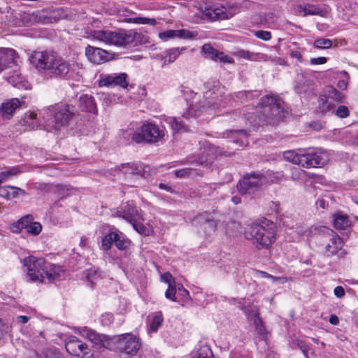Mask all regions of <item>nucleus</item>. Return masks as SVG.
<instances>
[{
    "label": "nucleus",
    "instance_id": "obj_54",
    "mask_svg": "<svg viewBox=\"0 0 358 358\" xmlns=\"http://www.w3.org/2000/svg\"><path fill=\"white\" fill-rule=\"evenodd\" d=\"M161 280L167 283L168 285H173L176 283L173 277L171 275L170 273H164L161 275Z\"/></svg>",
    "mask_w": 358,
    "mask_h": 358
},
{
    "label": "nucleus",
    "instance_id": "obj_39",
    "mask_svg": "<svg viewBox=\"0 0 358 358\" xmlns=\"http://www.w3.org/2000/svg\"><path fill=\"white\" fill-rule=\"evenodd\" d=\"M124 22L127 23H134V24H148L150 25H156L157 21L154 18H147L142 17H136L135 18H125L124 20Z\"/></svg>",
    "mask_w": 358,
    "mask_h": 358
},
{
    "label": "nucleus",
    "instance_id": "obj_42",
    "mask_svg": "<svg viewBox=\"0 0 358 358\" xmlns=\"http://www.w3.org/2000/svg\"><path fill=\"white\" fill-rule=\"evenodd\" d=\"M143 218L141 216V218L135 222L130 223L133 228L139 234L143 235H148L149 233L148 228L143 224Z\"/></svg>",
    "mask_w": 358,
    "mask_h": 358
},
{
    "label": "nucleus",
    "instance_id": "obj_40",
    "mask_svg": "<svg viewBox=\"0 0 358 358\" xmlns=\"http://www.w3.org/2000/svg\"><path fill=\"white\" fill-rule=\"evenodd\" d=\"M117 234H118V238H116L115 241V246L121 250H126L129 244L130 241L127 238H125L124 237L123 234L119 230H117Z\"/></svg>",
    "mask_w": 358,
    "mask_h": 358
},
{
    "label": "nucleus",
    "instance_id": "obj_14",
    "mask_svg": "<svg viewBox=\"0 0 358 358\" xmlns=\"http://www.w3.org/2000/svg\"><path fill=\"white\" fill-rule=\"evenodd\" d=\"M98 81L99 87H120L122 89H126L129 83L128 76L125 73H101Z\"/></svg>",
    "mask_w": 358,
    "mask_h": 358
},
{
    "label": "nucleus",
    "instance_id": "obj_13",
    "mask_svg": "<svg viewBox=\"0 0 358 358\" xmlns=\"http://www.w3.org/2000/svg\"><path fill=\"white\" fill-rule=\"evenodd\" d=\"M266 180V177L260 173L246 174L238 183L237 188L241 194H252Z\"/></svg>",
    "mask_w": 358,
    "mask_h": 358
},
{
    "label": "nucleus",
    "instance_id": "obj_30",
    "mask_svg": "<svg viewBox=\"0 0 358 358\" xmlns=\"http://www.w3.org/2000/svg\"><path fill=\"white\" fill-rule=\"evenodd\" d=\"M24 194L25 192L23 189L15 186L8 185L0 188V196L6 199L17 198Z\"/></svg>",
    "mask_w": 358,
    "mask_h": 358
},
{
    "label": "nucleus",
    "instance_id": "obj_11",
    "mask_svg": "<svg viewBox=\"0 0 358 358\" xmlns=\"http://www.w3.org/2000/svg\"><path fill=\"white\" fill-rule=\"evenodd\" d=\"M241 10V6L238 3L224 6L214 4L206 8L204 15L208 19L215 20H224L233 17Z\"/></svg>",
    "mask_w": 358,
    "mask_h": 358
},
{
    "label": "nucleus",
    "instance_id": "obj_4",
    "mask_svg": "<svg viewBox=\"0 0 358 358\" xmlns=\"http://www.w3.org/2000/svg\"><path fill=\"white\" fill-rule=\"evenodd\" d=\"M40 115L46 119L45 130L52 131L67 125L75 115V108L69 104H56L41 110Z\"/></svg>",
    "mask_w": 358,
    "mask_h": 358
},
{
    "label": "nucleus",
    "instance_id": "obj_56",
    "mask_svg": "<svg viewBox=\"0 0 358 358\" xmlns=\"http://www.w3.org/2000/svg\"><path fill=\"white\" fill-rule=\"evenodd\" d=\"M177 292L180 294L185 299L189 298V292L184 288L183 285L180 283H178V291Z\"/></svg>",
    "mask_w": 358,
    "mask_h": 358
},
{
    "label": "nucleus",
    "instance_id": "obj_34",
    "mask_svg": "<svg viewBox=\"0 0 358 358\" xmlns=\"http://www.w3.org/2000/svg\"><path fill=\"white\" fill-rule=\"evenodd\" d=\"M333 224L335 228L345 229L350 225L348 217L343 213L334 215Z\"/></svg>",
    "mask_w": 358,
    "mask_h": 358
},
{
    "label": "nucleus",
    "instance_id": "obj_15",
    "mask_svg": "<svg viewBox=\"0 0 358 358\" xmlns=\"http://www.w3.org/2000/svg\"><path fill=\"white\" fill-rule=\"evenodd\" d=\"M114 217L122 218L129 223L138 221L141 216V210L133 202H127L121 205L113 214Z\"/></svg>",
    "mask_w": 358,
    "mask_h": 358
},
{
    "label": "nucleus",
    "instance_id": "obj_60",
    "mask_svg": "<svg viewBox=\"0 0 358 358\" xmlns=\"http://www.w3.org/2000/svg\"><path fill=\"white\" fill-rule=\"evenodd\" d=\"M298 345H299V348H300V350H301V352H303V354L304 355V356L306 357V358H308V346L306 345L302 341L299 342Z\"/></svg>",
    "mask_w": 358,
    "mask_h": 358
},
{
    "label": "nucleus",
    "instance_id": "obj_25",
    "mask_svg": "<svg viewBox=\"0 0 358 358\" xmlns=\"http://www.w3.org/2000/svg\"><path fill=\"white\" fill-rule=\"evenodd\" d=\"M20 101L18 99H11L2 103L0 108V116L3 120H9L13 115L15 110L20 106Z\"/></svg>",
    "mask_w": 358,
    "mask_h": 358
},
{
    "label": "nucleus",
    "instance_id": "obj_35",
    "mask_svg": "<svg viewBox=\"0 0 358 358\" xmlns=\"http://www.w3.org/2000/svg\"><path fill=\"white\" fill-rule=\"evenodd\" d=\"M164 322L162 313L160 311L155 312L152 315V320L150 324L149 333H155L162 326Z\"/></svg>",
    "mask_w": 358,
    "mask_h": 358
},
{
    "label": "nucleus",
    "instance_id": "obj_50",
    "mask_svg": "<svg viewBox=\"0 0 358 358\" xmlns=\"http://www.w3.org/2000/svg\"><path fill=\"white\" fill-rule=\"evenodd\" d=\"M268 175L270 176V180L272 182H280L284 178V174L282 171L268 173Z\"/></svg>",
    "mask_w": 358,
    "mask_h": 358
},
{
    "label": "nucleus",
    "instance_id": "obj_61",
    "mask_svg": "<svg viewBox=\"0 0 358 358\" xmlns=\"http://www.w3.org/2000/svg\"><path fill=\"white\" fill-rule=\"evenodd\" d=\"M17 80H16L14 76H9L7 79L8 82L13 85L15 87L17 86V85L21 83V78L19 76V75H17Z\"/></svg>",
    "mask_w": 358,
    "mask_h": 358
},
{
    "label": "nucleus",
    "instance_id": "obj_22",
    "mask_svg": "<svg viewBox=\"0 0 358 358\" xmlns=\"http://www.w3.org/2000/svg\"><path fill=\"white\" fill-rule=\"evenodd\" d=\"M215 158V149L213 147L204 148L200 150L198 156L191 161V163L203 166L210 165Z\"/></svg>",
    "mask_w": 358,
    "mask_h": 358
},
{
    "label": "nucleus",
    "instance_id": "obj_59",
    "mask_svg": "<svg viewBox=\"0 0 358 358\" xmlns=\"http://www.w3.org/2000/svg\"><path fill=\"white\" fill-rule=\"evenodd\" d=\"M334 293L338 298H342L345 295V290L343 287L337 286L334 288Z\"/></svg>",
    "mask_w": 358,
    "mask_h": 358
},
{
    "label": "nucleus",
    "instance_id": "obj_37",
    "mask_svg": "<svg viewBox=\"0 0 358 358\" xmlns=\"http://www.w3.org/2000/svg\"><path fill=\"white\" fill-rule=\"evenodd\" d=\"M184 48H174L166 50L164 56V64H170L176 61Z\"/></svg>",
    "mask_w": 358,
    "mask_h": 358
},
{
    "label": "nucleus",
    "instance_id": "obj_62",
    "mask_svg": "<svg viewBox=\"0 0 358 358\" xmlns=\"http://www.w3.org/2000/svg\"><path fill=\"white\" fill-rule=\"evenodd\" d=\"M208 227L212 231H215L216 228V224L215 222L212 220H207L206 222V226L204 227V229H206Z\"/></svg>",
    "mask_w": 358,
    "mask_h": 358
},
{
    "label": "nucleus",
    "instance_id": "obj_31",
    "mask_svg": "<svg viewBox=\"0 0 358 358\" xmlns=\"http://www.w3.org/2000/svg\"><path fill=\"white\" fill-rule=\"evenodd\" d=\"M231 135L233 136L231 138V142L238 147H243L248 145V134L244 130H236L231 131Z\"/></svg>",
    "mask_w": 358,
    "mask_h": 358
},
{
    "label": "nucleus",
    "instance_id": "obj_18",
    "mask_svg": "<svg viewBox=\"0 0 358 358\" xmlns=\"http://www.w3.org/2000/svg\"><path fill=\"white\" fill-rule=\"evenodd\" d=\"M85 55L88 59L96 64H100L113 59V54L99 48L88 45L85 49Z\"/></svg>",
    "mask_w": 358,
    "mask_h": 358
},
{
    "label": "nucleus",
    "instance_id": "obj_44",
    "mask_svg": "<svg viewBox=\"0 0 358 358\" xmlns=\"http://www.w3.org/2000/svg\"><path fill=\"white\" fill-rule=\"evenodd\" d=\"M178 291V283H174L173 285H168V289L165 292V297L167 299L171 300L173 301H176V294Z\"/></svg>",
    "mask_w": 358,
    "mask_h": 358
},
{
    "label": "nucleus",
    "instance_id": "obj_1",
    "mask_svg": "<svg viewBox=\"0 0 358 358\" xmlns=\"http://www.w3.org/2000/svg\"><path fill=\"white\" fill-rule=\"evenodd\" d=\"M32 63L39 71H43L50 77L70 79L78 65L76 62L48 51L36 52L32 56Z\"/></svg>",
    "mask_w": 358,
    "mask_h": 358
},
{
    "label": "nucleus",
    "instance_id": "obj_58",
    "mask_svg": "<svg viewBox=\"0 0 358 358\" xmlns=\"http://www.w3.org/2000/svg\"><path fill=\"white\" fill-rule=\"evenodd\" d=\"M327 58L324 57H320L317 58H312L310 63L313 65L323 64L327 62Z\"/></svg>",
    "mask_w": 358,
    "mask_h": 358
},
{
    "label": "nucleus",
    "instance_id": "obj_32",
    "mask_svg": "<svg viewBox=\"0 0 358 358\" xmlns=\"http://www.w3.org/2000/svg\"><path fill=\"white\" fill-rule=\"evenodd\" d=\"M22 21L24 24L29 26L43 22V17L41 16V11L38 10L31 13H24L22 16Z\"/></svg>",
    "mask_w": 358,
    "mask_h": 358
},
{
    "label": "nucleus",
    "instance_id": "obj_12",
    "mask_svg": "<svg viewBox=\"0 0 358 358\" xmlns=\"http://www.w3.org/2000/svg\"><path fill=\"white\" fill-rule=\"evenodd\" d=\"M239 307L244 311L248 319L254 323L257 334L262 339H265L268 332L262 320L259 317L258 307L251 303L249 299H243L242 303L239 302Z\"/></svg>",
    "mask_w": 358,
    "mask_h": 358
},
{
    "label": "nucleus",
    "instance_id": "obj_57",
    "mask_svg": "<svg viewBox=\"0 0 358 358\" xmlns=\"http://www.w3.org/2000/svg\"><path fill=\"white\" fill-rule=\"evenodd\" d=\"M118 13L120 16L124 17V18L122 20L123 22L125 18H132L131 15H134V13L132 12V10L128 9V8H120L118 10Z\"/></svg>",
    "mask_w": 358,
    "mask_h": 358
},
{
    "label": "nucleus",
    "instance_id": "obj_27",
    "mask_svg": "<svg viewBox=\"0 0 358 358\" xmlns=\"http://www.w3.org/2000/svg\"><path fill=\"white\" fill-rule=\"evenodd\" d=\"M79 108L83 111H87L96 114L97 113L96 105L92 95L83 94L79 97Z\"/></svg>",
    "mask_w": 358,
    "mask_h": 358
},
{
    "label": "nucleus",
    "instance_id": "obj_48",
    "mask_svg": "<svg viewBox=\"0 0 358 358\" xmlns=\"http://www.w3.org/2000/svg\"><path fill=\"white\" fill-rule=\"evenodd\" d=\"M44 358H63L62 354L57 349H49L44 352Z\"/></svg>",
    "mask_w": 358,
    "mask_h": 358
},
{
    "label": "nucleus",
    "instance_id": "obj_36",
    "mask_svg": "<svg viewBox=\"0 0 358 358\" xmlns=\"http://www.w3.org/2000/svg\"><path fill=\"white\" fill-rule=\"evenodd\" d=\"M234 55L238 57L246 59L251 61L262 59L265 55L261 53H253L248 50H241L234 52Z\"/></svg>",
    "mask_w": 358,
    "mask_h": 358
},
{
    "label": "nucleus",
    "instance_id": "obj_21",
    "mask_svg": "<svg viewBox=\"0 0 358 358\" xmlns=\"http://www.w3.org/2000/svg\"><path fill=\"white\" fill-rule=\"evenodd\" d=\"M65 348L69 353L77 357H79L80 354L87 355L88 353L87 345L74 336H70L67 338Z\"/></svg>",
    "mask_w": 358,
    "mask_h": 358
},
{
    "label": "nucleus",
    "instance_id": "obj_33",
    "mask_svg": "<svg viewBox=\"0 0 358 358\" xmlns=\"http://www.w3.org/2000/svg\"><path fill=\"white\" fill-rule=\"evenodd\" d=\"M117 230H110V231L106 234L101 240V248L103 250H108L111 248V246L113 243H115L116 238H118V234H117Z\"/></svg>",
    "mask_w": 358,
    "mask_h": 358
},
{
    "label": "nucleus",
    "instance_id": "obj_29",
    "mask_svg": "<svg viewBox=\"0 0 358 358\" xmlns=\"http://www.w3.org/2000/svg\"><path fill=\"white\" fill-rule=\"evenodd\" d=\"M119 169L126 177L135 176L137 178H140L142 174L141 166L135 163L122 164L119 167Z\"/></svg>",
    "mask_w": 358,
    "mask_h": 358
},
{
    "label": "nucleus",
    "instance_id": "obj_24",
    "mask_svg": "<svg viewBox=\"0 0 358 358\" xmlns=\"http://www.w3.org/2000/svg\"><path fill=\"white\" fill-rule=\"evenodd\" d=\"M43 115L34 112L26 113L22 119V124L28 127L31 129H43L45 130V122L46 119H43Z\"/></svg>",
    "mask_w": 358,
    "mask_h": 358
},
{
    "label": "nucleus",
    "instance_id": "obj_52",
    "mask_svg": "<svg viewBox=\"0 0 358 358\" xmlns=\"http://www.w3.org/2000/svg\"><path fill=\"white\" fill-rule=\"evenodd\" d=\"M33 220L34 218L31 215H27L20 218V221L23 226V229H27L30 224L32 223Z\"/></svg>",
    "mask_w": 358,
    "mask_h": 358
},
{
    "label": "nucleus",
    "instance_id": "obj_63",
    "mask_svg": "<svg viewBox=\"0 0 358 358\" xmlns=\"http://www.w3.org/2000/svg\"><path fill=\"white\" fill-rule=\"evenodd\" d=\"M316 205L324 210L328 206V203L324 199H320L316 202Z\"/></svg>",
    "mask_w": 358,
    "mask_h": 358
},
{
    "label": "nucleus",
    "instance_id": "obj_23",
    "mask_svg": "<svg viewBox=\"0 0 358 358\" xmlns=\"http://www.w3.org/2000/svg\"><path fill=\"white\" fill-rule=\"evenodd\" d=\"M261 105L264 108L270 106L271 113L278 118L281 117L283 114L280 101L271 95L263 96L261 99Z\"/></svg>",
    "mask_w": 358,
    "mask_h": 358
},
{
    "label": "nucleus",
    "instance_id": "obj_2",
    "mask_svg": "<svg viewBox=\"0 0 358 358\" xmlns=\"http://www.w3.org/2000/svg\"><path fill=\"white\" fill-rule=\"evenodd\" d=\"M23 264L27 268V274L31 281L43 282L45 278L53 280L59 277L61 268L46 262L43 258L29 256L24 259Z\"/></svg>",
    "mask_w": 358,
    "mask_h": 358
},
{
    "label": "nucleus",
    "instance_id": "obj_55",
    "mask_svg": "<svg viewBox=\"0 0 358 358\" xmlns=\"http://www.w3.org/2000/svg\"><path fill=\"white\" fill-rule=\"evenodd\" d=\"M343 74L345 75V78L340 80L337 84L338 87L341 90H346L348 85V80L349 78V76L348 73L345 71L343 72Z\"/></svg>",
    "mask_w": 358,
    "mask_h": 358
},
{
    "label": "nucleus",
    "instance_id": "obj_20",
    "mask_svg": "<svg viewBox=\"0 0 358 358\" xmlns=\"http://www.w3.org/2000/svg\"><path fill=\"white\" fill-rule=\"evenodd\" d=\"M201 51L206 57L215 62L229 64H233L234 62L232 57L225 55L223 52H220L217 49L213 48L210 44H204L201 48Z\"/></svg>",
    "mask_w": 358,
    "mask_h": 358
},
{
    "label": "nucleus",
    "instance_id": "obj_28",
    "mask_svg": "<svg viewBox=\"0 0 358 358\" xmlns=\"http://www.w3.org/2000/svg\"><path fill=\"white\" fill-rule=\"evenodd\" d=\"M296 11L303 17L307 15H324V10L321 7L317 5L310 3L298 5L296 7Z\"/></svg>",
    "mask_w": 358,
    "mask_h": 358
},
{
    "label": "nucleus",
    "instance_id": "obj_19",
    "mask_svg": "<svg viewBox=\"0 0 358 358\" xmlns=\"http://www.w3.org/2000/svg\"><path fill=\"white\" fill-rule=\"evenodd\" d=\"M196 36L197 33L196 31H192L187 29H168L159 33V38L164 41H167L170 39H173L176 38L189 40L193 39Z\"/></svg>",
    "mask_w": 358,
    "mask_h": 358
},
{
    "label": "nucleus",
    "instance_id": "obj_38",
    "mask_svg": "<svg viewBox=\"0 0 358 358\" xmlns=\"http://www.w3.org/2000/svg\"><path fill=\"white\" fill-rule=\"evenodd\" d=\"M166 122L174 133L186 131L185 124L176 117H169L166 119Z\"/></svg>",
    "mask_w": 358,
    "mask_h": 358
},
{
    "label": "nucleus",
    "instance_id": "obj_17",
    "mask_svg": "<svg viewBox=\"0 0 358 358\" xmlns=\"http://www.w3.org/2000/svg\"><path fill=\"white\" fill-rule=\"evenodd\" d=\"M83 334L98 350H101L106 348L113 350V336L109 337L106 334H98L95 331L87 328L83 330Z\"/></svg>",
    "mask_w": 358,
    "mask_h": 358
},
{
    "label": "nucleus",
    "instance_id": "obj_10",
    "mask_svg": "<svg viewBox=\"0 0 358 358\" xmlns=\"http://www.w3.org/2000/svg\"><path fill=\"white\" fill-rule=\"evenodd\" d=\"M141 346L139 337L126 333L113 336V348L130 356H135Z\"/></svg>",
    "mask_w": 358,
    "mask_h": 358
},
{
    "label": "nucleus",
    "instance_id": "obj_41",
    "mask_svg": "<svg viewBox=\"0 0 358 358\" xmlns=\"http://www.w3.org/2000/svg\"><path fill=\"white\" fill-rule=\"evenodd\" d=\"M192 358H213V355L208 345H203L199 349Z\"/></svg>",
    "mask_w": 358,
    "mask_h": 358
},
{
    "label": "nucleus",
    "instance_id": "obj_46",
    "mask_svg": "<svg viewBox=\"0 0 358 358\" xmlns=\"http://www.w3.org/2000/svg\"><path fill=\"white\" fill-rule=\"evenodd\" d=\"M42 230V226L39 222H32V223L30 224V226L27 229V231L29 234H31L32 235H38L41 233Z\"/></svg>",
    "mask_w": 358,
    "mask_h": 358
},
{
    "label": "nucleus",
    "instance_id": "obj_51",
    "mask_svg": "<svg viewBox=\"0 0 358 358\" xmlns=\"http://www.w3.org/2000/svg\"><path fill=\"white\" fill-rule=\"evenodd\" d=\"M349 114L350 111L348 108L343 105L339 106L336 110V115L341 118L347 117Z\"/></svg>",
    "mask_w": 358,
    "mask_h": 358
},
{
    "label": "nucleus",
    "instance_id": "obj_45",
    "mask_svg": "<svg viewBox=\"0 0 358 358\" xmlns=\"http://www.w3.org/2000/svg\"><path fill=\"white\" fill-rule=\"evenodd\" d=\"M20 172L18 168L13 167L9 170L2 171L0 173V179L1 182L6 180L9 177L15 176Z\"/></svg>",
    "mask_w": 358,
    "mask_h": 358
},
{
    "label": "nucleus",
    "instance_id": "obj_5",
    "mask_svg": "<svg viewBox=\"0 0 358 358\" xmlns=\"http://www.w3.org/2000/svg\"><path fill=\"white\" fill-rule=\"evenodd\" d=\"M223 88L217 85H213V89L207 90L204 92L203 101H199L196 99V94L193 98L194 101L190 104L189 110L187 113L184 115L186 118L189 116L192 117H199L203 112L206 111L208 108L216 109L218 108L220 104L221 94Z\"/></svg>",
    "mask_w": 358,
    "mask_h": 358
},
{
    "label": "nucleus",
    "instance_id": "obj_49",
    "mask_svg": "<svg viewBox=\"0 0 358 358\" xmlns=\"http://www.w3.org/2000/svg\"><path fill=\"white\" fill-rule=\"evenodd\" d=\"M255 36L265 41H269L271 38V33L268 31L258 30L255 32Z\"/></svg>",
    "mask_w": 358,
    "mask_h": 358
},
{
    "label": "nucleus",
    "instance_id": "obj_47",
    "mask_svg": "<svg viewBox=\"0 0 358 358\" xmlns=\"http://www.w3.org/2000/svg\"><path fill=\"white\" fill-rule=\"evenodd\" d=\"M194 170L187 168L174 171V174L177 178H186L192 174Z\"/></svg>",
    "mask_w": 358,
    "mask_h": 358
},
{
    "label": "nucleus",
    "instance_id": "obj_16",
    "mask_svg": "<svg viewBox=\"0 0 358 358\" xmlns=\"http://www.w3.org/2000/svg\"><path fill=\"white\" fill-rule=\"evenodd\" d=\"M322 240L327 256L335 255L342 248L341 238L331 229L325 228L322 233Z\"/></svg>",
    "mask_w": 358,
    "mask_h": 358
},
{
    "label": "nucleus",
    "instance_id": "obj_3",
    "mask_svg": "<svg viewBox=\"0 0 358 358\" xmlns=\"http://www.w3.org/2000/svg\"><path fill=\"white\" fill-rule=\"evenodd\" d=\"M275 232L274 223L264 220L248 226L245 231V236L251 240L257 248H268L275 241Z\"/></svg>",
    "mask_w": 358,
    "mask_h": 358
},
{
    "label": "nucleus",
    "instance_id": "obj_7",
    "mask_svg": "<svg viewBox=\"0 0 358 358\" xmlns=\"http://www.w3.org/2000/svg\"><path fill=\"white\" fill-rule=\"evenodd\" d=\"M165 136L164 126L153 122H145L141 127L132 134V141L136 143H155Z\"/></svg>",
    "mask_w": 358,
    "mask_h": 358
},
{
    "label": "nucleus",
    "instance_id": "obj_9",
    "mask_svg": "<svg viewBox=\"0 0 358 358\" xmlns=\"http://www.w3.org/2000/svg\"><path fill=\"white\" fill-rule=\"evenodd\" d=\"M345 98V95L333 86H326L319 96L317 110L322 113L331 111L336 104L343 103Z\"/></svg>",
    "mask_w": 358,
    "mask_h": 358
},
{
    "label": "nucleus",
    "instance_id": "obj_6",
    "mask_svg": "<svg viewBox=\"0 0 358 358\" xmlns=\"http://www.w3.org/2000/svg\"><path fill=\"white\" fill-rule=\"evenodd\" d=\"M283 157L287 161L307 169L324 166L328 161L326 153L305 152L301 150L299 152L294 150L285 151Z\"/></svg>",
    "mask_w": 358,
    "mask_h": 358
},
{
    "label": "nucleus",
    "instance_id": "obj_64",
    "mask_svg": "<svg viewBox=\"0 0 358 358\" xmlns=\"http://www.w3.org/2000/svg\"><path fill=\"white\" fill-rule=\"evenodd\" d=\"M290 56L292 58L297 59L299 62H301V60H302V55H301V52L299 51H292L290 52Z\"/></svg>",
    "mask_w": 358,
    "mask_h": 358
},
{
    "label": "nucleus",
    "instance_id": "obj_53",
    "mask_svg": "<svg viewBox=\"0 0 358 358\" xmlns=\"http://www.w3.org/2000/svg\"><path fill=\"white\" fill-rule=\"evenodd\" d=\"M23 229V226L21 224L20 220L15 222H13L10 226V230L13 233L18 234Z\"/></svg>",
    "mask_w": 358,
    "mask_h": 358
},
{
    "label": "nucleus",
    "instance_id": "obj_8",
    "mask_svg": "<svg viewBox=\"0 0 358 358\" xmlns=\"http://www.w3.org/2000/svg\"><path fill=\"white\" fill-rule=\"evenodd\" d=\"M92 37L106 44L122 47L132 43L135 39L136 33L124 30L119 31L96 30L93 31Z\"/></svg>",
    "mask_w": 358,
    "mask_h": 358
},
{
    "label": "nucleus",
    "instance_id": "obj_26",
    "mask_svg": "<svg viewBox=\"0 0 358 358\" xmlns=\"http://www.w3.org/2000/svg\"><path fill=\"white\" fill-rule=\"evenodd\" d=\"M15 51L13 49L0 48V72L15 62Z\"/></svg>",
    "mask_w": 358,
    "mask_h": 358
},
{
    "label": "nucleus",
    "instance_id": "obj_43",
    "mask_svg": "<svg viewBox=\"0 0 358 358\" xmlns=\"http://www.w3.org/2000/svg\"><path fill=\"white\" fill-rule=\"evenodd\" d=\"M313 46L317 49H327L332 46V41L327 38H317L314 41Z\"/></svg>",
    "mask_w": 358,
    "mask_h": 358
}]
</instances>
